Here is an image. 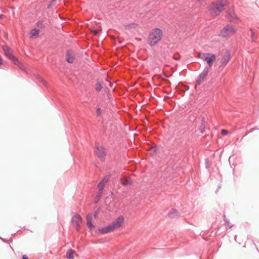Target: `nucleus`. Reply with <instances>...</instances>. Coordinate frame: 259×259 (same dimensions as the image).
I'll use <instances>...</instances> for the list:
<instances>
[{
	"label": "nucleus",
	"instance_id": "nucleus-1",
	"mask_svg": "<svg viewBox=\"0 0 259 259\" xmlns=\"http://www.w3.org/2000/svg\"><path fill=\"white\" fill-rule=\"evenodd\" d=\"M163 31L159 28L153 29L149 33L147 43L150 46L157 44L161 40Z\"/></svg>",
	"mask_w": 259,
	"mask_h": 259
},
{
	"label": "nucleus",
	"instance_id": "nucleus-2",
	"mask_svg": "<svg viewBox=\"0 0 259 259\" xmlns=\"http://www.w3.org/2000/svg\"><path fill=\"white\" fill-rule=\"evenodd\" d=\"M237 31V28L232 25H226L220 32L219 36L228 39Z\"/></svg>",
	"mask_w": 259,
	"mask_h": 259
},
{
	"label": "nucleus",
	"instance_id": "nucleus-3",
	"mask_svg": "<svg viewBox=\"0 0 259 259\" xmlns=\"http://www.w3.org/2000/svg\"><path fill=\"white\" fill-rule=\"evenodd\" d=\"M226 3L224 1L212 3L209 8L210 13L212 16H217L224 9Z\"/></svg>",
	"mask_w": 259,
	"mask_h": 259
},
{
	"label": "nucleus",
	"instance_id": "nucleus-4",
	"mask_svg": "<svg viewBox=\"0 0 259 259\" xmlns=\"http://www.w3.org/2000/svg\"><path fill=\"white\" fill-rule=\"evenodd\" d=\"M202 59L205 61L209 67H211L213 63L216 60V56L212 53H204L201 57Z\"/></svg>",
	"mask_w": 259,
	"mask_h": 259
},
{
	"label": "nucleus",
	"instance_id": "nucleus-5",
	"mask_svg": "<svg viewBox=\"0 0 259 259\" xmlns=\"http://www.w3.org/2000/svg\"><path fill=\"white\" fill-rule=\"evenodd\" d=\"M3 51L6 55L10 60H11L16 65H18L19 61L17 58L14 56L11 49L7 46L3 47Z\"/></svg>",
	"mask_w": 259,
	"mask_h": 259
},
{
	"label": "nucleus",
	"instance_id": "nucleus-6",
	"mask_svg": "<svg viewBox=\"0 0 259 259\" xmlns=\"http://www.w3.org/2000/svg\"><path fill=\"white\" fill-rule=\"evenodd\" d=\"M124 218L123 216L120 215L114 221H113L111 224V225L114 231H115L121 227L124 224Z\"/></svg>",
	"mask_w": 259,
	"mask_h": 259
},
{
	"label": "nucleus",
	"instance_id": "nucleus-7",
	"mask_svg": "<svg viewBox=\"0 0 259 259\" xmlns=\"http://www.w3.org/2000/svg\"><path fill=\"white\" fill-rule=\"evenodd\" d=\"M95 152L96 155L101 160H103L104 159L106 155V150L104 147L102 146L97 147Z\"/></svg>",
	"mask_w": 259,
	"mask_h": 259
},
{
	"label": "nucleus",
	"instance_id": "nucleus-8",
	"mask_svg": "<svg viewBox=\"0 0 259 259\" xmlns=\"http://www.w3.org/2000/svg\"><path fill=\"white\" fill-rule=\"evenodd\" d=\"M72 222L74 226L77 229L80 224L82 223L81 217L79 215H75L73 217Z\"/></svg>",
	"mask_w": 259,
	"mask_h": 259
},
{
	"label": "nucleus",
	"instance_id": "nucleus-9",
	"mask_svg": "<svg viewBox=\"0 0 259 259\" xmlns=\"http://www.w3.org/2000/svg\"><path fill=\"white\" fill-rule=\"evenodd\" d=\"M227 17L231 21H234L238 19L233 9H230L228 10Z\"/></svg>",
	"mask_w": 259,
	"mask_h": 259
},
{
	"label": "nucleus",
	"instance_id": "nucleus-10",
	"mask_svg": "<svg viewBox=\"0 0 259 259\" xmlns=\"http://www.w3.org/2000/svg\"><path fill=\"white\" fill-rule=\"evenodd\" d=\"M114 231L111 224L107 226L99 229V232L101 234H106Z\"/></svg>",
	"mask_w": 259,
	"mask_h": 259
},
{
	"label": "nucleus",
	"instance_id": "nucleus-11",
	"mask_svg": "<svg viewBox=\"0 0 259 259\" xmlns=\"http://www.w3.org/2000/svg\"><path fill=\"white\" fill-rule=\"evenodd\" d=\"M109 180V177L106 176L104 177V178L102 180V181L98 185V188L99 190L100 194H101L102 193V191L104 189V186L108 182Z\"/></svg>",
	"mask_w": 259,
	"mask_h": 259
},
{
	"label": "nucleus",
	"instance_id": "nucleus-12",
	"mask_svg": "<svg viewBox=\"0 0 259 259\" xmlns=\"http://www.w3.org/2000/svg\"><path fill=\"white\" fill-rule=\"evenodd\" d=\"M230 58V53L228 52H227L225 55L222 57L221 60V64L222 66H225L228 61H229Z\"/></svg>",
	"mask_w": 259,
	"mask_h": 259
},
{
	"label": "nucleus",
	"instance_id": "nucleus-13",
	"mask_svg": "<svg viewBox=\"0 0 259 259\" xmlns=\"http://www.w3.org/2000/svg\"><path fill=\"white\" fill-rule=\"evenodd\" d=\"M208 73V70L207 68H205L203 71L200 74L199 78L197 80L199 83L203 81L206 77Z\"/></svg>",
	"mask_w": 259,
	"mask_h": 259
},
{
	"label": "nucleus",
	"instance_id": "nucleus-14",
	"mask_svg": "<svg viewBox=\"0 0 259 259\" xmlns=\"http://www.w3.org/2000/svg\"><path fill=\"white\" fill-rule=\"evenodd\" d=\"M93 219V215L92 214H89L87 217V225L90 229H93L94 228V226L93 225L92 223V220Z\"/></svg>",
	"mask_w": 259,
	"mask_h": 259
},
{
	"label": "nucleus",
	"instance_id": "nucleus-15",
	"mask_svg": "<svg viewBox=\"0 0 259 259\" xmlns=\"http://www.w3.org/2000/svg\"><path fill=\"white\" fill-rule=\"evenodd\" d=\"M39 33V30L37 29H32L29 33L30 38H36L38 36Z\"/></svg>",
	"mask_w": 259,
	"mask_h": 259
},
{
	"label": "nucleus",
	"instance_id": "nucleus-16",
	"mask_svg": "<svg viewBox=\"0 0 259 259\" xmlns=\"http://www.w3.org/2000/svg\"><path fill=\"white\" fill-rule=\"evenodd\" d=\"M74 59V57L72 53L70 52H67L66 56V61L70 63H72Z\"/></svg>",
	"mask_w": 259,
	"mask_h": 259
},
{
	"label": "nucleus",
	"instance_id": "nucleus-17",
	"mask_svg": "<svg viewBox=\"0 0 259 259\" xmlns=\"http://www.w3.org/2000/svg\"><path fill=\"white\" fill-rule=\"evenodd\" d=\"M74 253L75 251L72 249H69L66 252V257L67 259H73Z\"/></svg>",
	"mask_w": 259,
	"mask_h": 259
},
{
	"label": "nucleus",
	"instance_id": "nucleus-18",
	"mask_svg": "<svg viewBox=\"0 0 259 259\" xmlns=\"http://www.w3.org/2000/svg\"><path fill=\"white\" fill-rule=\"evenodd\" d=\"M178 214L179 213L178 211L176 209H172L168 214L169 217L170 218H173L176 216H178Z\"/></svg>",
	"mask_w": 259,
	"mask_h": 259
},
{
	"label": "nucleus",
	"instance_id": "nucleus-19",
	"mask_svg": "<svg viewBox=\"0 0 259 259\" xmlns=\"http://www.w3.org/2000/svg\"><path fill=\"white\" fill-rule=\"evenodd\" d=\"M138 27V24L135 23L130 24L125 26V28L127 30L136 29Z\"/></svg>",
	"mask_w": 259,
	"mask_h": 259
},
{
	"label": "nucleus",
	"instance_id": "nucleus-20",
	"mask_svg": "<svg viewBox=\"0 0 259 259\" xmlns=\"http://www.w3.org/2000/svg\"><path fill=\"white\" fill-rule=\"evenodd\" d=\"M122 184L124 186H127L131 184V181L130 179L125 178L122 181Z\"/></svg>",
	"mask_w": 259,
	"mask_h": 259
},
{
	"label": "nucleus",
	"instance_id": "nucleus-21",
	"mask_svg": "<svg viewBox=\"0 0 259 259\" xmlns=\"http://www.w3.org/2000/svg\"><path fill=\"white\" fill-rule=\"evenodd\" d=\"M102 84L101 82L97 81L96 87V90L98 92H100L102 89Z\"/></svg>",
	"mask_w": 259,
	"mask_h": 259
},
{
	"label": "nucleus",
	"instance_id": "nucleus-22",
	"mask_svg": "<svg viewBox=\"0 0 259 259\" xmlns=\"http://www.w3.org/2000/svg\"><path fill=\"white\" fill-rule=\"evenodd\" d=\"M228 133V131L226 130L223 129L221 131V134L223 135H226Z\"/></svg>",
	"mask_w": 259,
	"mask_h": 259
},
{
	"label": "nucleus",
	"instance_id": "nucleus-23",
	"mask_svg": "<svg viewBox=\"0 0 259 259\" xmlns=\"http://www.w3.org/2000/svg\"><path fill=\"white\" fill-rule=\"evenodd\" d=\"M91 31L94 35H97L99 32V31L98 30H96V29L92 30Z\"/></svg>",
	"mask_w": 259,
	"mask_h": 259
},
{
	"label": "nucleus",
	"instance_id": "nucleus-24",
	"mask_svg": "<svg viewBox=\"0 0 259 259\" xmlns=\"http://www.w3.org/2000/svg\"><path fill=\"white\" fill-rule=\"evenodd\" d=\"M97 113L98 114V115H100L101 114V110L100 108H98L97 110Z\"/></svg>",
	"mask_w": 259,
	"mask_h": 259
},
{
	"label": "nucleus",
	"instance_id": "nucleus-25",
	"mask_svg": "<svg viewBox=\"0 0 259 259\" xmlns=\"http://www.w3.org/2000/svg\"><path fill=\"white\" fill-rule=\"evenodd\" d=\"M40 80L44 85H47V83L42 78H40Z\"/></svg>",
	"mask_w": 259,
	"mask_h": 259
},
{
	"label": "nucleus",
	"instance_id": "nucleus-26",
	"mask_svg": "<svg viewBox=\"0 0 259 259\" xmlns=\"http://www.w3.org/2000/svg\"><path fill=\"white\" fill-rule=\"evenodd\" d=\"M3 64V60L2 57L0 56V65H2Z\"/></svg>",
	"mask_w": 259,
	"mask_h": 259
},
{
	"label": "nucleus",
	"instance_id": "nucleus-27",
	"mask_svg": "<svg viewBox=\"0 0 259 259\" xmlns=\"http://www.w3.org/2000/svg\"><path fill=\"white\" fill-rule=\"evenodd\" d=\"M23 259H29V258L26 255H24L23 256Z\"/></svg>",
	"mask_w": 259,
	"mask_h": 259
},
{
	"label": "nucleus",
	"instance_id": "nucleus-28",
	"mask_svg": "<svg viewBox=\"0 0 259 259\" xmlns=\"http://www.w3.org/2000/svg\"><path fill=\"white\" fill-rule=\"evenodd\" d=\"M253 35H254V32L252 31L251 32V36L252 37Z\"/></svg>",
	"mask_w": 259,
	"mask_h": 259
},
{
	"label": "nucleus",
	"instance_id": "nucleus-29",
	"mask_svg": "<svg viewBox=\"0 0 259 259\" xmlns=\"http://www.w3.org/2000/svg\"><path fill=\"white\" fill-rule=\"evenodd\" d=\"M0 17L1 18H3V15H1Z\"/></svg>",
	"mask_w": 259,
	"mask_h": 259
}]
</instances>
